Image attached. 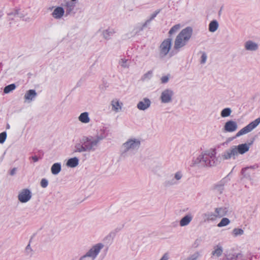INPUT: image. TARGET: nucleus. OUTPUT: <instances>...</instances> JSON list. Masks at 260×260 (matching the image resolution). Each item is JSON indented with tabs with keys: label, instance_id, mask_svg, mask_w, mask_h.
Returning a JSON list of instances; mask_svg holds the SVG:
<instances>
[{
	"label": "nucleus",
	"instance_id": "1",
	"mask_svg": "<svg viewBox=\"0 0 260 260\" xmlns=\"http://www.w3.org/2000/svg\"><path fill=\"white\" fill-rule=\"evenodd\" d=\"M192 32L191 27L187 26L183 29L175 38L174 49H180L185 47L190 40Z\"/></svg>",
	"mask_w": 260,
	"mask_h": 260
},
{
	"label": "nucleus",
	"instance_id": "2",
	"mask_svg": "<svg viewBox=\"0 0 260 260\" xmlns=\"http://www.w3.org/2000/svg\"><path fill=\"white\" fill-rule=\"evenodd\" d=\"M249 147L247 144L239 145L237 147L234 146L230 150L225 151L222 156L224 159H228L235 158L238 154H243L249 150Z\"/></svg>",
	"mask_w": 260,
	"mask_h": 260
},
{
	"label": "nucleus",
	"instance_id": "3",
	"mask_svg": "<svg viewBox=\"0 0 260 260\" xmlns=\"http://www.w3.org/2000/svg\"><path fill=\"white\" fill-rule=\"evenodd\" d=\"M226 212L225 209L222 208H217L215 212L208 213L205 214V217L207 220L214 221L217 218H219L226 215Z\"/></svg>",
	"mask_w": 260,
	"mask_h": 260
},
{
	"label": "nucleus",
	"instance_id": "4",
	"mask_svg": "<svg viewBox=\"0 0 260 260\" xmlns=\"http://www.w3.org/2000/svg\"><path fill=\"white\" fill-rule=\"evenodd\" d=\"M98 140L92 139L89 138L87 137L84 138L82 139V143L84 145V147H81L80 150L81 151H87L90 150L94 147L96 146L98 144Z\"/></svg>",
	"mask_w": 260,
	"mask_h": 260
},
{
	"label": "nucleus",
	"instance_id": "5",
	"mask_svg": "<svg viewBox=\"0 0 260 260\" xmlns=\"http://www.w3.org/2000/svg\"><path fill=\"white\" fill-rule=\"evenodd\" d=\"M260 123V118H258L256 119L255 120L250 122L247 126L241 129L240 131H239L237 134V137H239L244 134H247L250 132H251L253 129H254L255 127H256L259 123Z\"/></svg>",
	"mask_w": 260,
	"mask_h": 260
},
{
	"label": "nucleus",
	"instance_id": "6",
	"mask_svg": "<svg viewBox=\"0 0 260 260\" xmlns=\"http://www.w3.org/2000/svg\"><path fill=\"white\" fill-rule=\"evenodd\" d=\"M63 6L64 7L66 16L75 14V4L74 2L69 1H66Z\"/></svg>",
	"mask_w": 260,
	"mask_h": 260
},
{
	"label": "nucleus",
	"instance_id": "7",
	"mask_svg": "<svg viewBox=\"0 0 260 260\" xmlns=\"http://www.w3.org/2000/svg\"><path fill=\"white\" fill-rule=\"evenodd\" d=\"M51 16L56 20L61 19L63 16H66L64 9L61 6L55 7L51 13Z\"/></svg>",
	"mask_w": 260,
	"mask_h": 260
},
{
	"label": "nucleus",
	"instance_id": "8",
	"mask_svg": "<svg viewBox=\"0 0 260 260\" xmlns=\"http://www.w3.org/2000/svg\"><path fill=\"white\" fill-rule=\"evenodd\" d=\"M30 198V192L27 189H23L18 195V199L22 203L27 202Z\"/></svg>",
	"mask_w": 260,
	"mask_h": 260
},
{
	"label": "nucleus",
	"instance_id": "9",
	"mask_svg": "<svg viewBox=\"0 0 260 260\" xmlns=\"http://www.w3.org/2000/svg\"><path fill=\"white\" fill-rule=\"evenodd\" d=\"M103 247V245L102 244L95 245L89 250L85 256H87L92 257L93 258L95 257Z\"/></svg>",
	"mask_w": 260,
	"mask_h": 260
},
{
	"label": "nucleus",
	"instance_id": "10",
	"mask_svg": "<svg viewBox=\"0 0 260 260\" xmlns=\"http://www.w3.org/2000/svg\"><path fill=\"white\" fill-rule=\"evenodd\" d=\"M115 33V30L111 28L106 29H100L96 32L97 34H101L103 38L106 40L110 39L111 37Z\"/></svg>",
	"mask_w": 260,
	"mask_h": 260
},
{
	"label": "nucleus",
	"instance_id": "11",
	"mask_svg": "<svg viewBox=\"0 0 260 260\" xmlns=\"http://www.w3.org/2000/svg\"><path fill=\"white\" fill-rule=\"evenodd\" d=\"M224 130L228 132H233L237 128V123L234 121H229L226 122L224 126Z\"/></svg>",
	"mask_w": 260,
	"mask_h": 260
},
{
	"label": "nucleus",
	"instance_id": "12",
	"mask_svg": "<svg viewBox=\"0 0 260 260\" xmlns=\"http://www.w3.org/2000/svg\"><path fill=\"white\" fill-rule=\"evenodd\" d=\"M173 94L171 90L167 89L163 91L161 95V100L163 103H168L170 102Z\"/></svg>",
	"mask_w": 260,
	"mask_h": 260
},
{
	"label": "nucleus",
	"instance_id": "13",
	"mask_svg": "<svg viewBox=\"0 0 260 260\" xmlns=\"http://www.w3.org/2000/svg\"><path fill=\"white\" fill-rule=\"evenodd\" d=\"M16 11L17 16L22 19V20L26 22H29L30 21V18L26 17L27 14L25 11L22 10L21 9L18 8H16Z\"/></svg>",
	"mask_w": 260,
	"mask_h": 260
},
{
	"label": "nucleus",
	"instance_id": "14",
	"mask_svg": "<svg viewBox=\"0 0 260 260\" xmlns=\"http://www.w3.org/2000/svg\"><path fill=\"white\" fill-rule=\"evenodd\" d=\"M150 101L148 99L145 98L138 103L137 108L139 110H145L150 106Z\"/></svg>",
	"mask_w": 260,
	"mask_h": 260
},
{
	"label": "nucleus",
	"instance_id": "15",
	"mask_svg": "<svg viewBox=\"0 0 260 260\" xmlns=\"http://www.w3.org/2000/svg\"><path fill=\"white\" fill-rule=\"evenodd\" d=\"M126 149H135L138 148L140 145V142L136 140H129L124 144Z\"/></svg>",
	"mask_w": 260,
	"mask_h": 260
},
{
	"label": "nucleus",
	"instance_id": "16",
	"mask_svg": "<svg viewBox=\"0 0 260 260\" xmlns=\"http://www.w3.org/2000/svg\"><path fill=\"white\" fill-rule=\"evenodd\" d=\"M17 16L16 8L13 9L8 8L7 12V19L8 21H12L14 20V18Z\"/></svg>",
	"mask_w": 260,
	"mask_h": 260
},
{
	"label": "nucleus",
	"instance_id": "17",
	"mask_svg": "<svg viewBox=\"0 0 260 260\" xmlns=\"http://www.w3.org/2000/svg\"><path fill=\"white\" fill-rule=\"evenodd\" d=\"M172 39L168 38L165 40L160 45V49H171Z\"/></svg>",
	"mask_w": 260,
	"mask_h": 260
},
{
	"label": "nucleus",
	"instance_id": "18",
	"mask_svg": "<svg viewBox=\"0 0 260 260\" xmlns=\"http://www.w3.org/2000/svg\"><path fill=\"white\" fill-rule=\"evenodd\" d=\"M219 24L217 20H214L210 22L209 25V30L210 32H215L218 28Z\"/></svg>",
	"mask_w": 260,
	"mask_h": 260
},
{
	"label": "nucleus",
	"instance_id": "19",
	"mask_svg": "<svg viewBox=\"0 0 260 260\" xmlns=\"http://www.w3.org/2000/svg\"><path fill=\"white\" fill-rule=\"evenodd\" d=\"M112 109L115 112H118L121 110L122 106V103H120L117 100H114L112 101L111 103Z\"/></svg>",
	"mask_w": 260,
	"mask_h": 260
},
{
	"label": "nucleus",
	"instance_id": "20",
	"mask_svg": "<svg viewBox=\"0 0 260 260\" xmlns=\"http://www.w3.org/2000/svg\"><path fill=\"white\" fill-rule=\"evenodd\" d=\"M258 47L256 43L251 40L247 41L245 43V49H256Z\"/></svg>",
	"mask_w": 260,
	"mask_h": 260
},
{
	"label": "nucleus",
	"instance_id": "21",
	"mask_svg": "<svg viewBox=\"0 0 260 260\" xmlns=\"http://www.w3.org/2000/svg\"><path fill=\"white\" fill-rule=\"evenodd\" d=\"M37 95L35 90L30 89L28 90L24 95V99L26 100H31Z\"/></svg>",
	"mask_w": 260,
	"mask_h": 260
},
{
	"label": "nucleus",
	"instance_id": "22",
	"mask_svg": "<svg viewBox=\"0 0 260 260\" xmlns=\"http://www.w3.org/2000/svg\"><path fill=\"white\" fill-rule=\"evenodd\" d=\"M124 8L125 11H132L134 9V5L131 1L125 0L124 2Z\"/></svg>",
	"mask_w": 260,
	"mask_h": 260
},
{
	"label": "nucleus",
	"instance_id": "23",
	"mask_svg": "<svg viewBox=\"0 0 260 260\" xmlns=\"http://www.w3.org/2000/svg\"><path fill=\"white\" fill-rule=\"evenodd\" d=\"M192 217L190 215L184 216L180 221V225L182 226L187 225L191 220Z\"/></svg>",
	"mask_w": 260,
	"mask_h": 260
},
{
	"label": "nucleus",
	"instance_id": "24",
	"mask_svg": "<svg viewBox=\"0 0 260 260\" xmlns=\"http://www.w3.org/2000/svg\"><path fill=\"white\" fill-rule=\"evenodd\" d=\"M79 120L83 123H88L89 122V118L88 113L84 112L81 114L79 117Z\"/></svg>",
	"mask_w": 260,
	"mask_h": 260
},
{
	"label": "nucleus",
	"instance_id": "25",
	"mask_svg": "<svg viewBox=\"0 0 260 260\" xmlns=\"http://www.w3.org/2000/svg\"><path fill=\"white\" fill-rule=\"evenodd\" d=\"M61 170V166L58 163H55L51 167V172L53 174H57Z\"/></svg>",
	"mask_w": 260,
	"mask_h": 260
},
{
	"label": "nucleus",
	"instance_id": "26",
	"mask_svg": "<svg viewBox=\"0 0 260 260\" xmlns=\"http://www.w3.org/2000/svg\"><path fill=\"white\" fill-rule=\"evenodd\" d=\"M78 164V159L76 157L72 158L68 160L67 165L70 167H75Z\"/></svg>",
	"mask_w": 260,
	"mask_h": 260
},
{
	"label": "nucleus",
	"instance_id": "27",
	"mask_svg": "<svg viewBox=\"0 0 260 260\" xmlns=\"http://www.w3.org/2000/svg\"><path fill=\"white\" fill-rule=\"evenodd\" d=\"M181 26L180 24H177L173 26L169 31V35L170 36H171L175 33H176L177 31H179V30L181 28Z\"/></svg>",
	"mask_w": 260,
	"mask_h": 260
},
{
	"label": "nucleus",
	"instance_id": "28",
	"mask_svg": "<svg viewBox=\"0 0 260 260\" xmlns=\"http://www.w3.org/2000/svg\"><path fill=\"white\" fill-rule=\"evenodd\" d=\"M160 12V10H158L156 11H155L153 13H152L149 19L147 20L144 23V26H147L148 24H150V22L154 19V18L156 16V15L159 13Z\"/></svg>",
	"mask_w": 260,
	"mask_h": 260
},
{
	"label": "nucleus",
	"instance_id": "29",
	"mask_svg": "<svg viewBox=\"0 0 260 260\" xmlns=\"http://www.w3.org/2000/svg\"><path fill=\"white\" fill-rule=\"evenodd\" d=\"M16 88V86L14 84H11L8 86H6L4 89V92L5 93H8L12 91V90H14Z\"/></svg>",
	"mask_w": 260,
	"mask_h": 260
},
{
	"label": "nucleus",
	"instance_id": "30",
	"mask_svg": "<svg viewBox=\"0 0 260 260\" xmlns=\"http://www.w3.org/2000/svg\"><path fill=\"white\" fill-rule=\"evenodd\" d=\"M230 223V220L228 218H223L220 222L218 223V227H222L228 225Z\"/></svg>",
	"mask_w": 260,
	"mask_h": 260
},
{
	"label": "nucleus",
	"instance_id": "31",
	"mask_svg": "<svg viewBox=\"0 0 260 260\" xmlns=\"http://www.w3.org/2000/svg\"><path fill=\"white\" fill-rule=\"evenodd\" d=\"M231 113V110L230 108L224 109L221 113V116L223 117L229 116Z\"/></svg>",
	"mask_w": 260,
	"mask_h": 260
},
{
	"label": "nucleus",
	"instance_id": "32",
	"mask_svg": "<svg viewBox=\"0 0 260 260\" xmlns=\"http://www.w3.org/2000/svg\"><path fill=\"white\" fill-rule=\"evenodd\" d=\"M222 249L221 247L217 246V248L215 249V250L213 251L212 254L213 255H215L217 256H219L222 254Z\"/></svg>",
	"mask_w": 260,
	"mask_h": 260
},
{
	"label": "nucleus",
	"instance_id": "33",
	"mask_svg": "<svg viewBox=\"0 0 260 260\" xmlns=\"http://www.w3.org/2000/svg\"><path fill=\"white\" fill-rule=\"evenodd\" d=\"M244 232L243 230L241 229H234L233 231V233L235 236L238 235H241L243 234Z\"/></svg>",
	"mask_w": 260,
	"mask_h": 260
},
{
	"label": "nucleus",
	"instance_id": "34",
	"mask_svg": "<svg viewBox=\"0 0 260 260\" xmlns=\"http://www.w3.org/2000/svg\"><path fill=\"white\" fill-rule=\"evenodd\" d=\"M7 138V133L6 132H3L0 134V143H3Z\"/></svg>",
	"mask_w": 260,
	"mask_h": 260
},
{
	"label": "nucleus",
	"instance_id": "35",
	"mask_svg": "<svg viewBox=\"0 0 260 260\" xmlns=\"http://www.w3.org/2000/svg\"><path fill=\"white\" fill-rule=\"evenodd\" d=\"M7 10L8 8L7 7H4L0 10V19L2 18L5 14H7Z\"/></svg>",
	"mask_w": 260,
	"mask_h": 260
},
{
	"label": "nucleus",
	"instance_id": "36",
	"mask_svg": "<svg viewBox=\"0 0 260 260\" xmlns=\"http://www.w3.org/2000/svg\"><path fill=\"white\" fill-rule=\"evenodd\" d=\"M144 23L142 25H138L135 28L136 32L137 33L140 31H142L144 27H146L147 26H144Z\"/></svg>",
	"mask_w": 260,
	"mask_h": 260
},
{
	"label": "nucleus",
	"instance_id": "37",
	"mask_svg": "<svg viewBox=\"0 0 260 260\" xmlns=\"http://www.w3.org/2000/svg\"><path fill=\"white\" fill-rule=\"evenodd\" d=\"M41 185L43 188L46 187L48 185V181L46 179H42L41 181Z\"/></svg>",
	"mask_w": 260,
	"mask_h": 260
},
{
	"label": "nucleus",
	"instance_id": "38",
	"mask_svg": "<svg viewBox=\"0 0 260 260\" xmlns=\"http://www.w3.org/2000/svg\"><path fill=\"white\" fill-rule=\"evenodd\" d=\"M169 80V76H165L161 77V81L162 83H167Z\"/></svg>",
	"mask_w": 260,
	"mask_h": 260
},
{
	"label": "nucleus",
	"instance_id": "39",
	"mask_svg": "<svg viewBox=\"0 0 260 260\" xmlns=\"http://www.w3.org/2000/svg\"><path fill=\"white\" fill-rule=\"evenodd\" d=\"M207 59V56L205 53H203L201 56V63H204Z\"/></svg>",
	"mask_w": 260,
	"mask_h": 260
},
{
	"label": "nucleus",
	"instance_id": "40",
	"mask_svg": "<svg viewBox=\"0 0 260 260\" xmlns=\"http://www.w3.org/2000/svg\"><path fill=\"white\" fill-rule=\"evenodd\" d=\"M81 147H84V145L82 144V145H81L80 144H78L76 146L75 148H76V150L75 151H77V152H83V151H81L80 150L81 149Z\"/></svg>",
	"mask_w": 260,
	"mask_h": 260
},
{
	"label": "nucleus",
	"instance_id": "41",
	"mask_svg": "<svg viewBox=\"0 0 260 260\" xmlns=\"http://www.w3.org/2000/svg\"><path fill=\"white\" fill-rule=\"evenodd\" d=\"M169 50H166V49H164V50H162L161 52H160V56L161 57L166 55L167 54H168V52H169Z\"/></svg>",
	"mask_w": 260,
	"mask_h": 260
},
{
	"label": "nucleus",
	"instance_id": "42",
	"mask_svg": "<svg viewBox=\"0 0 260 260\" xmlns=\"http://www.w3.org/2000/svg\"><path fill=\"white\" fill-rule=\"evenodd\" d=\"M175 177L177 180H179L181 178V175L179 172H177L176 173Z\"/></svg>",
	"mask_w": 260,
	"mask_h": 260
},
{
	"label": "nucleus",
	"instance_id": "43",
	"mask_svg": "<svg viewBox=\"0 0 260 260\" xmlns=\"http://www.w3.org/2000/svg\"><path fill=\"white\" fill-rule=\"evenodd\" d=\"M126 61V60H124V59H121V66L125 67L126 66L125 64Z\"/></svg>",
	"mask_w": 260,
	"mask_h": 260
},
{
	"label": "nucleus",
	"instance_id": "44",
	"mask_svg": "<svg viewBox=\"0 0 260 260\" xmlns=\"http://www.w3.org/2000/svg\"><path fill=\"white\" fill-rule=\"evenodd\" d=\"M168 256L167 254H165L160 260H168Z\"/></svg>",
	"mask_w": 260,
	"mask_h": 260
},
{
	"label": "nucleus",
	"instance_id": "45",
	"mask_svg": "<svg viewBox=\"0 0 260 260\" xmlns=\"http://www.w3.org/2000/svg\"><path fill=\"white\" fill-rule=\"evenodd\" d=\"M15 171H16V169H15V168L13 169L11 171L10 174H11V175H13L15 173Z\"/></svg>",
	"mask_w": 260,
	"mask_h": 260
},
{
	"label": "nucleus",
	"instance_id": "46",
	"mask_svg": "<svg viewBox=\"0 0 260 260\" xmlns=\"http://www.w3.org/2000/svg\"><path fill=\"white\" fill-rule=\"evenodd\" d=\"M32 159L34 162H36L38 160V157L36 156L32 157Z\"/></svg>",
	"mask_w": 260,
	"mask_h": 260
},
{
	"label": "nucleus",
	"instance_id": "47",
	"mask_svg": "<svg viewBox=\"0 0 260 260\" xmlns=\"http://www.w3.org/2000/svg\"><path fill=\"white\" fill-rule=\"evenodd\" d=\"M77 1V0H71L70 1L74 3V2H76Z\"/></svg>",
	"mask_w": 260,
	"mask_h": 260
},
{
	"label": "nucleus",
	"instance_id": "48",
	"mask_svg": "<svg viewBox=\"0 0 260 260\" xmlns=\"http://www.w3.org/2000/svg\"><path fill=\"white\" fill-rule=\"evenodd\" d=\"M53 8H54V7H52V8H49V9H50V10H52V9H53Z\"/></svg>",
	"mask_w": 260,
	"mask_h": 260
},
{
	"label": "nucleus",
	"instance_id": "49",
	"mask_svg": "<svg viewBox=\"0 0 260 260\" xmlns=\"http://www.w3.org/2000/svg\"><path fill=\"white\" fill-rule=\"evenodd\" d=\"M9 24H10V26H11L12 22H10Z\"/></svg>",
	"mask_w": 260,
	"mask_h": 260
}]
</instances>
